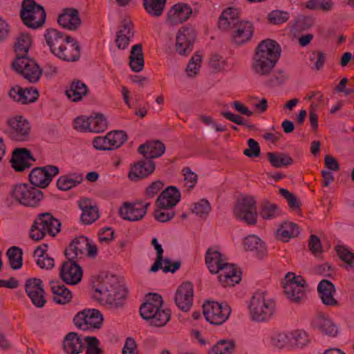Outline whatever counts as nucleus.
Returning <instances> with one entry per match:
<instances>
[{"label":"nucleus","mask_w":354,"mask_h":354,"mask_svg":"<svg viewBox=\"0 0 354 354\" xmlns=\"http://www.w3.org/2000/svg\"><path fill=\"white\" fill-rule=\"evenodd\" d=\"M127 296L126 287L113 275L106 277L93 293L95 299L111 308L122 306Z\"/></svg>","instance_id":"f257e3e1"},{"label":"nucleus","mask_w":354,"mask_h":354,"mask_svg":"<svg viewBox=\"0 0 354 354\" xmlns=\"http://www.w3.org/2000/svg\"><path fill=\"white\" fill-rule=\"evenodd\" d=\"M162 298L158 293H149L146 296L145 302L140 307V316L150 326L161 327L165 326L171 318L169 309H162Z\"/></svg>","instance_id":"f03ea898"},{"label":"nucleus","mask_w":354,"mask_h":354,"mask_svg":"<svg viewBox=\"0 0 354 354\" xmlns=\"http://www.w3.org/2000/svg\"><path fill=\"white\" fill-rule=\"evenodd\" d=\"M250 315L253 321L268 322L275 311V302L266 297L265 292H256L249 304Z\"/></svg>","instance_id":"7ed1b4c3"},{"label":"nucleus","mask_w":354,"mask_h":354,"mask_svg":"<svg viewBox=\"0 0 354 354\" xmlns=\"http://www.w3.org/2000/svg\"><path fill=\"white\" fill-rule=\"evenodd\" d=\"M20 17L24 24L32 29L44 26L46 13L44 8L34 0H24L21 3Z\"/></svg>","instance_id":"20e7f679"},{"label":"nucleus","mask_w":354,"mask_h":354,"mask_svg":"<svg viewBox=\"0 0 354 354\" xmlns=\"http://www.w3.org/2000/svg\"><path fill=\"white\" fill-rule=\"evenodd\" d=\"M10 195L20 205L30 207L39 206L44 198L42 191L26 183L14 186Z\"/></svg>","instance_id":"39448f33"},{"label":"nucleus","mask_w":354,"mask_h":354,"mask_svg":"<svg viewBox=\"0 0 354 354\" xmlns=\"http://www.w3.org/2000/svg\"><path fill=\"white\" fill-rule=\"evenodd\" d=\"M7 124L8 136L13 141L27 142L30 140L31 125L29 121L22 115L10 118Z\"/></svg>","instance_id":"423d86ee"},{"label":"nucleus","mask_w":354,"mask_h":354,"mask_svg":"<svg viewBox=\"0 0 354 354\" xmlns=\"http://www.w3.org/2000/svg\"><path fill=\"white\" fill-rule=\"evenodd\" d=\"M234 214L236 218L245 221L249 225H255L258 214L254 198L248 196L239 201L235 205Z\"/></svg>","instance_id":"0eeeda50"},{"label":"nucleus","mask_w":354,"mask_h":354,"mask_svg":"<svg viewBox=\"0 0 354 354\" xmlns=\"http://www.w3.org/2000/svg\"><path fill=\"white\" fill-rule=\"evenodd\" d=\"M203 308L206 321L214 325L223 324L231 313L230 307L227 304L216 301H205Z\"/></svg>","instance_id":"6e6552de"},{"label":"nucleus","mask_w":354,"mask_h":354,"mask_svg":"<svg viewBox=\"0 0 354 354\" xmlns=\"http://www.w3.org/2000/svg\"><path fill=\"white\" fill-rule=\"evenodd\" d=\"M285 279L286 283L283 285L284 292L291 301L300 302L306 296V280L301 276H295L290 272L286 274Z\"/></svg>","instance_id":"1a4fd4ad"},{"label":"nucleus","mask_w":354,"mask_h":354,"mask_svg":"<svg viewBox=\"0 0 354 354\" xmlns=\"http://www.w3.org/2000/svg\"><path fill=\"white\" fill-rule=\"evenodd\" d=\"M281 47L274 40L265 39L256 47L252 59L277 63L281 55Z\"/></svg>","instance_id":"9d476101"},{"label":"nucleus","mask_w":354,"mask_h":354,"mask_svg":"<svg viewBox=\"0 0 354 354\" xmlns=\"http://www.w3.org/2000/svg\"><path fill=\"white\" fill-rule=\"evenodd\" d=\"M12 68L24 76L30 82H36L39 80L41 70L32 59L21 57L12 63Z\"/></svg>","instance_id":"9b49d317"},{"label":"nucleus","mask_w":354,"mask_h":354,"mask_svg":"<svg viewBox=\"0 0 354 354\" xmlns=\"http://www.w3.org/2000/svg\"><path fill=\"white\" fill-rule=\"evenodd\" d=\"M25 292L32 304L43 308L46 304V292L43 281L38 278H29L24 284Z\"/></svg>","instance_id":"f8f14e48"},{"label":"nucleus","mask_w":354,"mask_h":354,"mask_svg":"<svg viewBox=\"0 0 354 354\" xmlns=\"http://www.w3.org/2000/svg\"><path fill=\"white\" fill-rule=\"evenodd\" d=\"M59 168L54 165L33 169L29 174V180L35 187L46 188L52 181L53 177L59 174Z\"/></svg>","instance_id":"ddd939ff"},{"label":"nucleus","mask_w":354,"mask_h":354,"mask_svg":"<svg viewBox=\"0 0 354 354\" xmlns=\"http://www.w3.org/2000/svg\"><path fill=\"white\" fill-rule=\"evenodd\" d=\"M196 33L194 28L182 27L176 37V50L180 55H187L193 50Z\"/></svg>","instance_id":"4468645a"},{"label":"nucleus","mask_w":354,"mask_h":354,"mask_svg":"<svg viewBox=\"0 0 354 354\" xmlns=\"http://www.w3.org/2000/svg\"><path fill=\"white\" fill-rule=\"evenodd\" d=\"M194 286L191 282H183L176 291L174 301L177 307L187 312L193 305Z\"/></svg>","instance_id":"2eb2a0df"},{"label":"nucleus","mask_w":354,"mask_h":354,"mask_svg":"<svg viewBox=\"0 0 354 354\" xmlns=\"http://www.w3.org/2000/svg\"><path fill=\"white\" fill-rule=\"evenodd\" d=\"M254 32L252 23L241 20L231 32L232 41L237 46L245 44L252 39Z\"/></svg>","instance_id":"dca6fc26"},{"label":"nucleus","mask_w":354,"mask_h":354,"mask_svg":"<svg viewBox=\"0 0 354 354\" xmlns=\"http://www.w3.org/2000/svg\"><path fill=\"white\" fill-rule=\"evenodd\" d=\"M59 276L63 281L70 285L78 283L82 277V270L77 261L68 260L62 265Z\"/></svg>","instance_id":"f3484780"},{"label":"nucleus","mask_w":354,"mask_h":354,"mask_svg":"<svg viewBox=\"0 0 354 354\" xmlns=\"http://www.w3.org/2000/svg\"><path fill=\"white\" fill-rule=\"evenodd\" d=\"M155 162L153 160L145 158V159L135 162L131 167L129 172V178L132 181H138L152 174L155 171Z\"/></svg>","instance_id":"a211bd4d"},{"label":"nucleus","mask_w":354,"mask_h":354,"mask_svg":"<svg viewBox=\"0 0 354 354\" xmlns=\"http://www.w3.org/2000/svg\"><path fill=\"white\" fill-rule=\"evenodd\" d=\"M55 55L66 62H77L81 56L80 45L75 38L71 37V39H67Z\"/></svg>","instance_id":"6ab92c4d"},{"label":"nucleus","mask_w":354,"mask_h":354,"mask_svg":"<svg viewBox=\"0 0 354 354\" xmlns=\"http://www.w3.org/2000/svg\"><path fill=\"white\" fill-rule=\"evenodd\" d=\"M133 24L131 20L127 17L120 23L116 32L115 44L119 49H125L128 47L131 39L134 36Z\"/></svg>","instance_id":"aec40b11"},{"label":"nucleus","mask_w":354,"mask_h":354,"mask_svg":"<svg viewBox=\"0 0 354 354\" xmlns=\"http://www.w3.org/2000/svg\"><path fill=\"white\" fill-rule=\"evenodd\" d=\"M88 239L84 236L74 239L64 250V255L68 260L78 261L82 259L88 250Z\"/></svg>","instance_id":"412c9836"},{"label":"nucleus","mask_w":354,"mask_h":354,"mask_svg":"<svg viewBox=\"0 0 354 354\" xmlns=\"http://www.w3.org/2000/svg\"><path fill=\"white\" fill-rule=\"evenodd\" d=\"M192 10L187 3H176L174 5L167 13V21L171 26H176L187 21Z\"/></svg>","instance_id":"4be33fe9"},{"label":"nucleus","mask_w":354,"mask_h":354,"mask_svg":"<svg viewBox=\"0 0 354 354\" xmlns=\"http://www.w3.org/2000/svg\"><path fill=\"white\" fill-rule=\"evenodd\" d=\"M57 23L63 28L75 31L82 24L80 13L77 9L66 8L57 17Z\"/></svg>","instance_id":"5701e85b"},{"label":"nucleus","mask_w":354,"mask_h":354,"mask_svg":"<svg viewBox=\"0 0 354 354\" xmlns=\"http://www.w3.org/2000/svg\"><path fill=\"white\" fill-rule=\"evenodd\" d=\"M240 21L239 10L229 7L223 10L218 17V27L222 31L232 32Z\"/></svg>","instance_id":"b1692460"},{"label":"nucleus","mask_w":354,"mask_h":354,"mask_svg":"<svg viewBox=\"0 0 354 354\" xmlns=\"http://www.w3.org/2000/svg\"><path fill=\"white\" fill-rule=\"evenodd\" d=\"M180 193L174 186H169L161 192L157 198L156 205L158 208L168 209L180 201Z\"/></svg>","instance_id":"393cba45"},{"label":"nucleus","mask_w":354,"mask_h":354,"mask_svg":"<svg viewBox=\"0 0 354 354\" xmlns=\"http://www.w3.org/2000/svg\"><path fill=\"white\" fill-rule=\"evenodd\" d=\"M52 217L50 213H43L37 216L30 228V236L32 240L39 241L44 239L47 234L48 223Z\"/></svg>","instance_id":"a878e982"},{"label":"nucleus","mask_w":354,"mask_h":354,"mask_svg":"<svg viewBox=\"0 0 354 354\" xmlns=\"http://www.w3.org/2000/svg\"><path fill=\"white\" fill-rule=\"evenodd\" d=\"M30 160L35 161L30 151L26 148L15 149L12 156V167L16 171H23L31 166Z\"/></svg>","instance_id":"bb28decb"},{"label":"nucleus","mask_w":354,"mask_h":354,"mask_svg":"<svg viewBox=\"0 0 354 354\" xmlns=\"http://www.w3.org/2000/svg\"><path fill=\"white\" fill-rule=\"evenodd\" d=\"M220 271L218 278L223 286H234L241 280V272L234 264L227 263Z\"/></svg>","instance_id":"cd10ccee"},{"label":"nucleus","mask_w":354,"mask_h":354,"mask_svg":"<svg viewBox=\"0 0 354 354\" xmlns=\"http://www.w3.org/2000/svg\"><path fill=\"white\" fill-rule=\"evenodd\" d=\"M317 291L324 304L331 306H338V301L334 297L336 292L335 286L329 280L322 279L320 281L317 286Z\"/></svg>","instance_id":"c85d7f7f"},{"label":"nucleus","mask_w":354,"mask_h":354,"mask_svg":"<svg viewBox=\"0 0 354 354\" xmlns=\"http://www.w3.org/2000/svg\"><path fill=\"white\" fill-rule=\"evenodd\" d=\"M312 326L317 329L322 334L330 337H335L338 333V328L334 322L324 315H317L311 322Z\"/></svg>","instance_id":"c756f323"},{"label":"nucleus","mask_w":354,"mask_h":354,"mask_svg":"<svg viewBox=\"0 0 354 354\" xmlns=\"http://www.w3.org/2000/svg\"><path fill=\"white\" fill-rule=\"evenodd\" d=\"M205 263L211 273L216 274L227 265L224 256L217 250L208 248L205 254Z\"/></svg>","instance_id":"7c9ffc66"},{"label":"nucleus","mask_w":354,"mask_h":354,"mask_svg":"<svg viewBox=\"0 0 354 354\" xmlns=\"http://www.w3.org/2000/svg\"><path fill=\"white\" fill-rule=\"evenodd\" d=\"M44 38L51 53L55 55L62 45L67 39H71V36L64 35L56 29L48 28L46 30Z\"/></svg>","instance_id":"2f4dec72"},{"label":"nucleus","mask_w":354,"mask_h":354,"mask_svg":"<svg viewBox=\"0 0 354 354\" xmlns=\"http://www.w3.org/2000/svg\"><path fill=\"white\" fill-rule=\"evenodd\" d=\"M138 151L145 158L152 160L165 153V146L159 140L147 141L138 147Z\"/></svg>","instance_id":"473e14b6"},{"label":"nucleus","mask_w":354,"mask_h":354,"mask_svg":"<svg viewBox=\"0 0 354 354\" xmlns=\"http://www.w3.org/2000/svg\"><path fill=\"white\" fill-rule=\"evenodd\" d=\"M63 348L67 354H78L83 351L84 342L77 333H68L63 341Z\"/></svg>","instance_id":"72a5a7b5"},{"label":"nucleus","mask_w":354,"mask_h":354,"mask_svg":"<svg viewBox=\"0 0 354 354\" xmlns=\"http://www.w3.org/2000/svg\"><path fill=\"white\" fill-rule=\"evenodd\" d=\"M53 300L59 304H66L71 301L72 292L60 281H50Z\"/></svg>","instance_id":"f704fd0d"},{"label":"nucleus","mask_w":354,"mask_h":354,"mask_svg":"<svg viewBox=\"0 0 354 354\" xmlns=\"http://www.w3.org/2000/svg\"><path fill=\"white\" fill-rule=\"evenodd\" d=\"M243 247L245 250L253 252L258 258L263 257L267 252L264 242L256 235L245 237L243 240Z\"/></svg>","instance_id":"c9c22d12"},{"label":"nucleus","mask_w":354,"mask_h":354,"mask_svg":"<svg viewBox=\"0 0 354 354\" xmlns=\"http://www.w3.org/2000/svg\"><path fill=\"white\" fill-rule=\"evenodd\" d=\"M139 204L125 203L120 208L119 213L125 220L130 221H137L141 220L145 216V210L140 209Z\"/></svg>","instance_id":"e433bc0d"},{"label":"nucleus","mask_w":354,"mask_h":354,"mask_svg":"<svg viewBox=\"0 0 354 354\" xmlns=\"http://www.w3.org/2000/svg\"><path fill=\"white\" fill-rule=\"evenodd\" d=\"M88 93L87 86L79 80H73L70 88L66 90V95L72 102H80Z\"/></svg>","instance_id":"4c0bfd02"},{"label":"nucleus","mask_w":354,"mask_h":354,"mask_svg":"<svg viewBox=\"0 0 354 354\" xmlns=\"http://www.w3.org/2000/svg\"><path fill=\"white\" fill-rule=\"evenodd\" d=\"M144 55L141 44L134 45L131 48L129 56V66L133 71L140 72L144 67Z\"/></svg>","instance_id":"58836bf2"},{"label":"nucleus","mask_w":354,"mask_h":354,"mask_svg":"<svg viewBox=\"0 0 354 354\" xmlns=\"http://www.w3.org/2000/svg\"><path fill=\"white\" fill-rule=\"evenodd\" d=\"M299 230L297 224L292 222H285L277 230V236L283 242H288L290 239L299 235Z\"/></svg>","instance_id":"ea45409f"},{"label":"nucleus","mask_w":354,"mask_h":354,"mask_svg":"<svg viewBox=\"0 0 354 354\" xmlns=\"http://www.w3.org/2000/svg\"><path fill=\"white\" fill-rule=\"evenodd\" d=\"M83 180L82 176L76 174L62 176L57 180V188L62 191H68L80 184Z\"/></svg>","instance_id":"a19ab883"},{"label":"nucleus","mask_w":354,"mask_h":354,"mask_svg":"<svg viewBox=\"0 0 354 354\" xmlns=\"http://www.w3.org/2000/svg\"><path fill=\"white\" fill-rule=\"evenodd\" d=\"M167 0H143V7L151 17H160L165 8Z\"/></svg>","instance_id":"79ce46f5"},{"label":"nucleus","mask_w":354,"mask_h":354,"mask_svg":"<svg viewBox=\"0 0 354 354\" xmlns=\"http://www.w3.org/2000/svg\"><path fill=\"white\" fill-rule=\"evenodd\" d=\"M86 202H80V208L82 210L81 221L84 224L89 225L99 218L98 209L96 206L88 205Z\"/></svg>","instance_id":"37998d69"},{"label":"nucleus","mask_w":354,"mask_h":354,"mask_svg":"<svg viewBox=\"0 0 354 354\" xmlns=\"http://www.w3.org/2000/svg\"><path fill=\"white\" fill-rule=\"evenodd\" d=\"M235 347L234 340L220 339L210 348L208 354H234Z\"/></svg>","instance_id":"c03bdc74"},{"label":"nucleus","mask_w":354,"mask_h":354,"mask_svg":"<svg viewBox=\"0 0 354 354\" xmlns=\"http://www.w3.org/2000/svg\"><path fill=\"white\" fill-rule=\"evenodd\" d=\"M32 39L29 34L22 32L17 38L15 44V51L17 53V58L24 57H27L26 55L31 46Z\"/></svg>","instance_id":"a18cd8bd"},{"label":"nucleus","mask_w":354,"mask_h":354,"mask_svg":"<svg viewBox=\"0 0 354 354\" xmlns=\"http://www.w3.org/2000/svg\"><path fill=\"white\" fill-rule=\"evenodd\" d=\"M276 64L252 59L251 68L257 76L268 77L272 72Z\"/></svg>","instance_id":"49530a36"},{"label":"nucleus","mask_w":354,"mask_h":354,"mask_svg":"<svg viewBox=\"0 0 354 354\" xmlns=\"http://www.w3.org/2000/svg\"><path fill=\"white\" fill-rule=\"evenodd\" d=\"M267 156L271 165L274 168L290 165L293 162L292 158L284 153L269 152Z\"/></svg>","instance_id":"de8ad7c7"},{"label":"nucleus","mask_w":354,"mask_h":354,"mask_svg":"<svg viewBox=\"0 0 354 354\" xmlns=\"http://www.w3.org/2000/svg\"><path fill=\"white\" fill-rule=\"evenodd\" d=\"M34 257H37V264L41 269H52L55 266L54 259L46 253V250L38 246L34 251Z\"/></svg>","instance_id":"09e8293b"},{"label":"nucleus","mask_w":354,"mask_h":354,"mask_svg":"<svg viewBox=\"0 0 354 354\" xmlns=\"http://www.w3.org/2000/svg\"><path fill=\"white\" fill-rule=\"evenodd\" d=\"M106 140L109 142L111 150L121 147L127 140V135L125 131L116 130L106 134Z\"/></svg>","instance_id":"8fccbe9b"},{"label":"nucleus","mask_w":354,"mask_h":354,"mask_svg":"<svg viewBox=\"0 0 354 354\" xmlns=\"http://www.w3.org/2000/svg\"><path fill=\"white\" fill-rule=\"evenodd\" d=\"M86 326L88 330L100 328L102 326L103 318L101 313L96 309H86Z\"/></svg>","instance_id":"3c124183"},{"label":"nucleus","mask_w":354,"mask_h":354,"mask_svg":"<svg viewBox=\"0 0 354 354\" xmlns=\"http://www.w3.org/2000/svg\"><path fill=\"white\" fill-rule=\"evenodd\" d=\"M23 252L21 248L17 246H12L9 248L7 251V256L8 258L10 266L14 270L19 269L22 267L23 259H22Z\"/></svg>","instance_id":"603ef678"},{"label":"nucleus","mask_w":354,"mask_h":354,"mask_svg":"<svg viewBox=\"0 0 354 354\" xmlns=\"http://www.w3.org/2000/svg\"><path fill=\"white\" fill-rule=\"evenodd\" d=\"M260 214L263 219H272L279 215V210L276 204L264 201L261 203Z\"/></svg>","instance_id":"864d4df0"},{"label":"nucleus","mask_w":354,"mask_h":354,"mask_svg":"<svg viewBox=\"0 0 354 354\" xmlns=\"http://www.w3.org/2000/svg\"><path fill=\"white\" fill-rule=\"evenodd\" d=\"M89 122L91 132L100 133L104 131L107 127L106 120L101 113L89 117Z\"/></svg>","instance_id":"5fc2aeb1"},{"label":"nucleus","mask_w":354,"mask_h":354,"mask_svg":"<svg viewBox=\"0 0 354 354\" xmlns=\"http://www.w3.org/2000/svg\"><path fill=\"white\" fill-rule=\"evenodd\" d=\"M84 342L86 343L85 354H103V351L100 348V341L96 337L86 336Z\"/></svg>","instance_id":"6e6d98bb"},{"label":"nucleus","mask_w":354,"mask_h":354,"mask_svg":"<svg viewBox=\"0 0 354 354\" xmlns=\"http://www.w3.org/2000/svg\"><path fill=\"white\" fill-rule=\"evenodd\" d=\"M290 17L288 12L275 10L268 14V20L272 24H281L286 22Z\"/></svg>","instance_id":"4d7b16f0"},{"label":"nucleus","mask_w":354,"mask_h":354,"mask_svg":"<svg viewBox=\"0 0 354 354\" xmlns=\"http://www.w3.org/2000/svg\"><path fill=\"white\" fill-rule=\"evenodd\" d=\"M293 344L298 348L306 346L309 342L308 335L304 330H296L292 333Z\"/></svg>","instance_id":"13d9d810"},{"label":"nucleus","mask_w":354,"mask_h":354,"mask_svg":"<svg viewBox=\"0 0 354 354\" xmlns=\"http://www.w3.org/2000/svg\"><path fill=\"white\" fill-rule=\"evenodd\" d=\"M279 192L286 199L291 209L296 210L300 209L301 203L292 193L284 188H280Z\"/></svg>","instance_id":"bf43d9fd"},{"label":"nucleus","mask_w":354,"mask_h":354,"mask_svg":"<svg viewBox=\"0 0 354 354\" xmlns=\"http://www.w3.org/2000/svg\"><path fill=\"white\" fill-rule=\"evenodd\" d=\"M248 148L243 151V154L249 158H257L260 156L261 149L259 143L254 139L248 140Z\"/></svg>","instance_id":"052dcab7"},{"label":"nucleus","mask_w":354,"mask_h":354,"mask_svg":"<svg viewBox=\"0 0 354 354\" xmlns=\"http://www.w3.org/2000/svg\"><path fill=\"white\" fill-rule=\"evenodd\" d=\"M182 172L183 174L185 185L189 189H193L198 180V176L196 173L192 171L189 167H185L183 169Z\"/></svg>","instance_id":"680f3d73"},{"label":"nucleus","mask_w":354,"mask_h":354,"mask_svg":"<svg viewBox=\"0 0 354 354\" xmlns=\"http://www.w3.org/2000/svg\"><path fill=\"white\" fill-rule=\"evenodd\" d=\"M211 210L209 203L206 199H201L200 201L194 204L192 212L202 217L208 214Z\"/></svg>","instance_id":"e2e57ef3"},{"label":"nucleus","mask_w":354,"mask_h":354,"mask_svg":"<svg viewBox=\"0 0 354 354\" xmlns=\"http://www.w3.org/2000/svg\"><path fill=\"white\" fill-rule=\"evenodd\" d=\"M164 185L161 180H155L145 189L144 195L147 198H152L163 188Z\"/></svg>","instance_id":"0e129e2a"},{"label":"nucleus","mask_w":354,"mask_h":354,"mask_svg":"<svg viewBox=\"0 0 354 354\" xmlns=\"http://www.w3.org/2000/svg\"><path fill=\"white\" fill-rule=\"evenodd\" d=\"M314 24V20L310 17L299 16L295 22V29L297 31H304L309 29Z\"/></svg>","instance_id":"69168bd1"},{"label":"nucleus","mask_w":354,"mask_h":354,"mask_svg":"<svg viewBox=\"0 0 354 354\" xmlns=\"http://www.w3.org/2000/svg\"><path fill=\"white\" fill-rule=\"evenodd\" d=\"M286 79L284 73L279 71L272 74V75L265 82V84L269 87H274L282 84Z\"/></svg>","instance_id":"338daca9"},{"label":"nucleus","mask_w":354,"mask_h":354,"mask_svg":"<svg viewBox=\"0 0 354 354\" xmlns=\"http://www.w3.org/2000/svg\"><path fill=\"white\" fill-rule=\"evenodd\" d=\"M153 216L156 220L164 223L171 220L175 216V212L172 210L158 208L154 211Z\"/></svg>","instance_id":"774afa93"}]
</instances>
